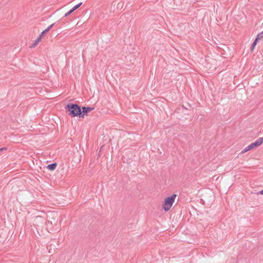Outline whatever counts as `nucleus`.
<instances>
[{
	"instance_id": "obj_8",
	"label": "nucleus",
	"mask_w": 263,
	"mask_h": 263,
	"mask_svg": "<svg viewBox=\"0 0 263 263\" xmlns=\"http://www.w3.org/2000/svg\"><path fill=\"white\" fill-rule=\"evenodd\" d=\"M256 39L258 41L259 40L263 39V31L257 34Z\"/></svg>"
},
{
	"instance_id": "obj_6",
	"label": "nucleus",
	"mask_w": 263,
	"mask_h": 263,
	"mask_svg": "<svg viewBox=\"0 0 263 263\" xmlns=\"http://www.w3.org/2000/svg\"><path fill=\"white\" fill-rule=\"evenodd\" d=\"M56 166H57V163L55 162H54V163H52L51 164L48 165V166H47V168L51 171H53L55 168Z\"/></svg>"
},
{
	"instance_id": "obj_10",
	"label": "nucleus",
	"mask_w": 263,
	"mask_h": 263,
	"mask_svg": "<svg viewBox=\"0 0 263 263\" xmlns=\"http://www.w3.org/2000/svg\"><path fill=\"white\" fill-rule=\"evenodd\" d=\"M48 31H49V30L46 28V29L43 30L39 35H41V36L42 37V36L44 35V34L47 33Z\"/></svg>"
},
{
	"instance_id": "obj_11",
	"label": "nucleus",
	"mask_w": 263,
	"mask_h": 263,
	"mask_svg": "<svg viewBox=\"0 0 263 263\" xmlns=\"http://www.w3.org/2000/svg\"><path fill=\"white\" fill-rule=\"evenodd\" d=\"M82 4V2H80L79 3V4H78L77 5H76V6H74L73 7V8L75 9V10L76 9H77L78 8H79Z\"/></svg>"
},
{
	"instance_id": "obj_1",
	"label": "nucleus",
	"mask_w": 263,
	"mask_h": 263,
	"mask_svg": "<svg viewBox=\"0 0 263 263\" xmlns=\"http://www.w3.org/2000/svg\"><path fill=\"white\" fill-rule=\"evenodd\" d=\"M66 109L69 111L68 115L71 117L79 116L81 117V108L77 104H68L66 107Z\"/></svg>"
},
{
	"instance_id": "obj_5",
	"label": "nucleus",
	"mask_w": 263,
	"mask_h": 263,
	"mask_svg": "<svg viewBox=\"0 0 263 263\" xmlns=\"http://www.w3.org/2000/svg\"><path fill=\"white\" fill-rule=\"evenodd\" d=\"M45 222V219L41 216H37L34 220V224L40 227L41 224Z\"/></svg>"
},
{
	"instance_id": "obj_13",
	"label": "nucleus",
	"mask_w": 263,
	"mask_h": 263,
	"mask_svg": "<svg viewBox=\"0 0 263 263\" xmlns=\"http://www.w3.org/2000/svg\"><path fill=\"white\" fill-rule=\"evenodd\" d=\"M54 24H52L51 25H50V26H49L47 29L49 30L53 26H54Z\"/></svg>"
},
{
	"instance_id": "obj_15",
	"label": "nucleus",
	"mask_w": 263,
	"mask_h": 263,
	"mask_svg": "<svg viewBox=\"0 0 263 263\" xmlns=\"http://www.w3.org/2000/svg\"><path fill=\"white\" fill-rule=\"evenodd\" d=\"M70 14V13H69V11H68V12H67V13H66L65 14V16H65V17H67V16H68V15H69Z\"/></svg>"
},
{
	"instance_id": "obj_17",
	"label": "nucleus",
	"mask_w": 263,
	"mask_h": 263,
	"mask_svg": "<svg viewBox=\"0 0 263 263\" xmlns=\"http://www.w3.org/2000/svg\"><path fill=\"white\" fill-rule=\"evenodd\" d=\"M48 223L52 224L51 222H50V221H48V222H47V224H48Z\"/></svg>"
},
{
	"instance_id": "obj_7",
	"label": "nucleus",
	"mask_w": 263,
	"mask_h": 263,
	"mask_svg": "<svg viewBox=\"0 0 263 263\" xmlns=\"http://www.w3.org/2000/svg\"><path fill=\"white\" fill-rule=\"evenodd\" d=\"M42 37L41 35H39L38 37L35 40L34 43L31 46V47H35L38 43L41 40Z\"/></svg>"
},
{
	"instance_id": "obj_2",
	"label": "nucleus",
	"mask_w": 263,
	"mask_h": 263,
	"mask_svg": "<svg viewBox=\"0 0 263 263\" xmlns=\"http://www.w3.org/2000/svg\"><path fill=\"white\" fill-rule=\"evenodd\" d=\"M176 197V194H173L171 196L166 197L164 201L163 204V209L165 211H168L171 208L173 203Z\"/></svg>"
},
{
	"instance_id": "obj_4",
	"label": "nucleus",
	"mask_w": 263,
	"mask_h": 263,
	"mask_svg": "<svg viewBox=\"0 0 263 263\" xmlns=\"http://www.w3.org/2000/svg\"><path fill=\"white\" fill-rule=\"evenodd\" d=\"M93 109L94 108L91 107H82L81 108L82 114H81V117L83 118L85 115H87L88 112L92 111Z\"/></svg>"
},
{
	"instance_id": "obj_14",
	"label": "nucleus",
	"mask_w": 263,
	"mask_h": 263,
	"mask_svg": "<svg viewBox=\"0 0 263 263\" xmlns=\"http://www.w3.org/2000/svg\"><path fill=\"white\" fill-rule=\"evenodd\" d=\"M75 11V9L73 8H72L69 11V13H72V12H73L74 11Z\"/></svg>"
},
{
	"instance_id": "obj_3",
	"label": "nucleus",
	"mask_w": 263,
	"mask_h": 263,
	"mask_svg": "<svg viewBox=\"0 0 263 263\" xmlns=\"http://www.w3.org/2000/svg\"><path fill=\"white\" fill-rule=\"evenodd\" d=\"M263 142V138L260 137L257 139L254 142L251 143L249 145H248L247 147L245 148L243 151H241V154H244L246 153L247 152L253 149L255 147H257L259 145H260Z\"/></svg>"
},
{
	"instance_id": "obj_9",
	"label": "nucleus",
	"mask_w": 263,
	"mask_h": 263,
	"mask_svg": "<svg viewBox=\"0 0 263 263\" xmlns=\"http://www.w3.org/2000/svg\"><path fill=\"white\" fill-rule=\"evenodd\" d=\"M258 40H257L256 39L255 40V41L253 42V43L252 44V45H251V50H253L254 47L255 46V45H256V43H257V42Z\"/></svg>"
},
{
	"instance_id": "obj_16",
	"label": "nucleus",
	"mask_w": 263,
	"mask_h": 263,
	"mask_svg": "<svg viewBox=\"0 0 263 263\" xmlns=\"http://www.w3.org/2000/svg\"><path fill=\"white\" fill-rule=\"evenodd\" d=\"M258 194H262L263 195V190L260 191Z\"/></svg>"
},
{
	"instance_id": "obj_12",
	"label": "nucleus",
	"mask_w": 263,
	"mask_h": 263,
	"mask_svg": "<svg viewBox=\"0 0 263 263\" xmlns=\"http://www.w3.org/2000/svg\"><path fill=\"white\" fill-rule=\"evenodd\" d=\"M7 149V147H2V148H0V153L4 151H6Z\"/></svg>"
}]
</instances>
